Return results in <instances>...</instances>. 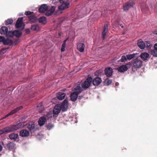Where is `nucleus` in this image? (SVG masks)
Masks as SVG:
<instances>
[{"label":"nucleus","instance_id":"1","mask_svg":"<svg viewBox=\"0 0 157 157\" xmlns=\"http://www.w3.org/2000/svg\"><path fill=\"white\" fill-rule=\"evenodd\" d=\"M20 41L19 39L13 41L10 39L6 38L4 37L0 36V42H2L5 45L12 46L17 44Z\"/></svg>","mask_w":157,"mask_h":157},{"label":"nucleus","instance_id":"2","mask_svg":"<svg viewBox=\"0 0 157 157\" xmlns=\"http://www.w3.org/2000/svg\"><path fill=\"white\" fill-rule=\"evenodd\" d=\"M22 124L21 123H19L16 125H13L10 127H7L3 128V130L6 132H9L17 130L21 127Z\"/></svg>","mask_w":157,"mask_h":157},{"label":"nucleus","instance_id":"3","mask_svg":"<svg viewBox=\"0 0 157 157\" xmlns=\"http://www.w3.org/2000/svg\"><path fill=\"white\" fill-rule=\"evenodd\" d=\"M69 0H59L61 5L59 7V9L60 10H63L68 8L70 6Z\"/></svg>","mask_w":157,"mask_h":157},{"label":"nucleus","instance_id":"4","mask_svg":"<svg viewBox=\"0 0 157 157\" xmlns=\"http://www.w3.org/2000/svg\"><path fill=\"white\" fill-rule=\"evenodd\" d=\"M92 81V78L91 77H88L82 84V87L85 89L88 88L90 86Z\"/></svg>","mask_w":157,"mask_h":157},{"label":"nucleus","instance_id":"5","mask_svg":"<svg viewBox=\"0 0 157 157\" xmlns=\"http://www.w3.org/2000/svg\"><path fill=\"white\" fill-rule=\"evenodd\" d=\"M135 5V2L134 0L131 1H129L123 5V9L124 11H128V9L131 7H133V6Z\"/></svg>","mask_w":157,"mask_h":157},{"label":"nucleus","instance_id":"6","mask_svg":"<svg viewBox=\"0 0 157 157\" xmlns=\"http://www.w3.org/2000/svg\"><path fill=\"white\" fill-rule=\"evenodd\" d=\"M23 17L18 18L16 24V27L18 29L22 30L24 29L25 25L23 23Z\"/></svg>","mask_w":157,"mask_h":157},{"label":"nucleus","instance_id":"7","mask_svg":"<svg viewBox=\"0 0 157 157\" xmlns=\"http://www.w3.org/2000/svg\"><path fill=\"white\" fill-rule=\"evenodd\" d=\"M23 107L22 106H20L19 107H17L16 109L12 110L10 113L6 115L4 117L2 118L1 120H2L6 118L10 115L13 114L14 113L17 112L19 110H21L22 108Z\"/></svg>","mask_w":157,"mask_h":157},{"label":"nucleus","instance_id":"8","mask_svg":"<svg viewBox=\"0 0 157 157\" xmlns=\"http://www.w3.org/2000/svg\"><path fill=\"white\" fill-rule=\"evenodd\" d=\"M142 65V62L140 59L135 60L133 63V67L136 68H139L141 67Z\"/></svg>","mask_w":157,"mask_h":157},{"label":"nucleus","instance_id":"9","mask_svg":"<svg viewBox=\"0 0 157 157\" xmlns=\"http://www.w3.org/2000/svg\"><path fill=\"white\" fill-rule=\"evenodd\" d=\"M61 109L62 111H66L68 107V101L66 99H65L63 102L60 105Z\"/></svg>","mask_w":157,"mask_h":157},{"label":"nucleus","instance_id":"10","mask_svg":"<svg viewBox=\"0 0 157 157\" xmlns=\"http://www.w3.org/2000/svg\"><path fill=\"white\" fill-rule=\"evenodd\" d=\"M140 57L144 61H147L150 58L149 54L146 52L142 53L140 54Z\"/></svg>","mask_w":157,"mask_h":157},{"label":"nucleus","instance_id":"11","mask_svg":"<svg viewBox=\"0 0 157 157\" xmlns=\"http://www.w3.org/2000/svg\"><path fill=\"white\" fill-rule=\"evenodd\" d=\"M27 127L32 132H34L36 130L35 125L34 124V123L33 122H29Z\"/></svg>","mask_w":157,"mask_h":157},{"label":"nucleus","instance_id":"12","mask_svg":"<svg viewBox=\"0 0 157 157\" xmlns=\"http://www.w3.org/2000/svg\"><path fill=\"white\" fill-rule=\"evenodd\" d=\"M85 45L83 43H78L77 44V48L78 50L81 52H83Z\"/></svg>","mask_w":157,"mask_h":157},{"label":"nucleus","instance_id":"13","mask_svg":"<svg viewBox=\"0 0 157 157\" xmlns=\"http://www.w3.org/2000/svg\"><path fill=\"white\" fill-rule=\"evenodd\" d=\"M60 105L57 104L54 107L53 110V113L55 114H58L61 110Z\"/></svg>","mask_w":157,"mask_h":157},{"label":"nucleus","instance_id":"14","mask_svg":"<svg viewBox=\"0 0 157 157\" xmlns=\"http://www.w3.org/2000/svg\"><path fill=\"white\" fill-rule=\"evenodd\" d=\"M92 81L94 85L98 86L101 83L102 80L100 78L96 77L94 78Z\"/></svg>","mask_w":157,"mask_h":157},{"label":"nucleus","instance_id":"15","mask_svg":"<svg viewBox=\"0 0 157 157\" xmlns=\"http://www.w3.org/2000/svg\"><path fill=\"white\" fill-rule=\"evenodd\" d=\"M128 69V67L125 65H121L117 69V70L120 72H124L127 71Z\"/></svg>","mask_w":157,"mask_h":157},{"label":"nucleus","instance_id":"16","mask_svg":"<svg viewBox=\"0 0 157 157\" xmlns=\"http://www.w3.org/2000/svg\"><path fill=\"white\" fill-rule=\"evenodd\" d=\"M48 9V6L46 4L41 5L39 9V10L40 13H44L47 11Z\"/></svg>","mask_w":157,"mask_h":157},{"label":"nucleus","instance_id":"17","mask_svg":"<svg viewBox=\"0 0 157 157\" xmlns=\"http://www.w3.org/2000/svg\"><path fill=\"white\" fill-rule=\"evenodd\" d=\"M29 134V132L26 130H22L20 132V136L22 137H26Z\"/></svg>","mask_w":157,"mask_h":157},{"label":"nucleus","instance_id":"18","mask_svg":"<svg viewBox=\"0 0 157 157\" xmlns=\"http://www.w3.org/2000/svg\"><path fill=\"white\" fill-rule=\"evenodd\" d=\"M46 121V118L44 117H41L39 119L38 121L39 124L40 126L43 125Z\"/></svg>","mask_w":157,"mask_h":157},{"label":"nucleus","instance_id":"19","mask_svg":"<svg viewBox=\"0 0 157 157\" xmlns=\"http://www.w3.org/2000/svg\"><path fill=\"white\" fill-rule=\"evenodd\" d=\"M108 29V25L107 24H105L104 26L103 29V31L102 33L103 39H104L105 38L106 35V33L107 32Z\"/></svg>","mask_w":157,"mask_h":157},{"label":"nucleus","instance_id":"20","mask_svg":"<svg viewBox=\"0 0 157 157\" xmlns=\"http://www.w3.org/2000/svg\"><path fill=\"white\" fill-rule=\"evenodd\" d=\"M105 72L107 76H110L112 75L113 73L112 69L111 67L106 68L105 70Z\"/></svg>","mask_w":157,"mask_h":157},{"label":"nucleus","instance_id":"21","mask_svg":"<svg viewBox=\"0 0 157 157\" xmlns=\"http://www.w3.org/2000/svg\"><path fill=\"white\" fill-rule=\"evenodd\" d=\"M137 45L138 47L142 49H144L146 47L145 43L141 40H139L137 43Z\"/></svg>","mask_w":157,"mask_h":157},{"label":"nucleus","instance_id":"22","mask_svg":"<svg viewBox=\"0 0 157 157\" xmlns=\"http://www.w3.org/2000/svg\"><path fill=\"white\" fill-rule=\"evenodd\" d=\"M55 7L54 6H52L50 9H49L45 13V15L47 16L51 15L55 11Z\"/></svg>","mask_w":157,"mask_h":157},{"label":"nucleus","instance_id":"23","mask_svg":"<svg viewBox=\"0 0 157 157\" xmlns=\"http://www.w3.org/2000/svg\"><path fill=\"white\" fill-rule=\"evenodd\" d=\"M78 95L75 92L72 93L70 95L71 100L73 101H75L77 99Z\"/></svg>","mask_w":157,"mask_h":157},{"label":"nucleus","instance_id":"24","mask_svg":"<svg viewBox=\"0 0 157 157\" xmlns=\"http://www.w3.org/2000/svg\"><path fill=\"white\" fill-rule=\"evenodd\" d=\"M8 30V29L7 27L6 26H3L0 29V33L2 35H6Z\"/></svg>","mask_w":157,"mask_h":157},{"label":"nucleus","instance_id":"25","mask_svg":"<svg viewBox=\"0 0 157 157\" xmlns=\"http://www.w3.org/2000/svg\"><path fill=\"white\" fill-rule=\"evenodd\" d=\"M73 91H74V92L78 95L82 91V89L80 86H78L73 90Z\"/></svg>","mask_w":157,"mask_h":157},{"label":"nucleus","instance_id":"26","mask_svg":"<svg viewBox=\"0 0 157 157\" xmlns=\"http://www.w3.org/2000/svg\"><path fill=\"white\" fill-rule=\"evenodd\" d=\"M15 144L13 142H10L7 144V148L9 150L13 149L15 147Z\"/></svg>","mask_w":157,"mask_h":157},{"label":"nucleus","instance_id":"27","mask_svg":"<svg viewBox=\"0 0 157 157\" xmlns=\"http://www.w3.org/2000/svg\"><path fill=\"white\" fill-rule=\"evenodd\" d=\"M66 96V94L64 93L59 92L57 94V97L59 100L63 99Z\"/></svg>","mask_w":157,"mask_h":157},{"label":"nucleus","instance_id":"28","mask_svg":"<svg viewBox=\"0 0 157 157\" xmlns=\"http://www.w3.org/2000/svg\"><path fill=\"white\" fill-rule=\"evenodd\" d=\"M18 135L17 134L11 133L9 135V137L11 140H15L18 138Z\"/></svg>","mask_w":157,"mask_h":157},{"label":"nucleus","instance_id":"29","mask_svg":"<svg viewBox=\"0 0 157 157\" xmlns=\"http://www.w3.org/2000/svg\"><path fill=\"white\" fill-rule=\"evenodd\" d=\"M40 29L39 25L37 24H35L32 25L31 27V29L33 30L38 31Z\"/></svg>","mask_w":157,"mask_h":157},{"label":"nucleus","instance_id":"30","mask_svg":"<svg viewBox=\"0 0 157 157\" xmlns=\"http://www.w3.org/2000/svg\"><path fill=\"white\" fill-rule=\"evenodd\" d=\"M38 21L40 23L44 24L47 22L46 18L44 17H42L38 19Z\"/></svg>","mask_w":157,"mask_h":157},{"label":"nucleus","instance_id":"31","mask_svg":"<svg viewBox=\"0 0 157 157\" xmlns=\"http://www.w3.org/2000/svg\"><path fill=\"white\" fill-rule=\"evenodd\" d=\"M67 40V39L65 40L63 42L61 49V50L62 52H63L65 51V48L66 46V42Z\"/></svg>","mask_w":157,"mask_h":157},{"label":"nucleus","instance_id":"32","mask_svg":"<svg viewBox=\"0 0 157 157\" xmlns=\"http://www.w3.org/2000/svg\"><path fill=\"white\" fill-rule=\"evenodd\" d=\"M13 33L14 36L17 37H19L22 35L21 33L19 31L15 30L13 31Z\"/></svg>","mask_w":157,"mask_h":157},{"label":"nucleus","instance_id":"33","mask_svg":"<svg viewBox=\"0 0 157 157\" xmlns=\"http://www.w3.org/2000/svg\"><path fill=\"white\" fill-rule=\"evenodd\" d=\"M37 109L40 110V112H42L43 111L44 106L42 103H39L37 106Z\"/></svg>","mask_w":157,"mask_h":157},{"label":"nucleus","instance_id":"34","mask_svg":"<svg viewBox=\"0 0 157 157\" xmlns=\"http://www.w3.org/2000/svg\"><path fill=\"white\" fill-rule=\"evenodd\" d=\"M6 36L9 37H12L14 36L13 31H7Z\"/></svg>","mask_w":157,"mask_h":157},{"label":"nucleus","instance_id":"35","mask_svg":"<svg viewBox=\"0 0 157 157\" xmlns=\"http://www.w3.org/2000/svg\"><path fill=\"white\" fill-rule=\"evenodd\" d=\"M151 53L153 56L155 57H157V50L154 49L151 51Z\"/></svg>","mask_w":157,"mask_h":157},{"label":"nucleus","instance_id":"36","mask_svg":"<svg viewBox=\"0 0 157 157\" xmlns=\"http://www.w3.org/2000/svg\"><path fill=\"white\" fill-rule=\"evenodd\" d=\"M54 127V124L51 123H48L46 125V127L49 130L51 129Z\"/></svg>","mask_w":157,"mask_h":157},{"label":"nucleus","instance_id":"37","mask_svg":"<svg viewBox=\"0 0 157 157\" xmlns=\"http://www.w3.org/2000/svg\"><path fill=\"white\" fill-rule=\"evenodd\" d=\"M13 19H10L6 20L5 21V24L6 25H8L9 24H11L13 23Z\"/></svg>","mask_w":157,"mask_h":157},{"label":"nucleus","instance_id":"38","mask_svg":"<svg viewBox=\"0 0 157 157\" xmlns=\"http://www.w3.org/2000/svg\"><path fill=\"white\" fill-rule=\"evenodd\" d=\"M112 80L110 79H106L105 82V85L108 86L112 82Z\"/></svg>","mask_w":157,"mask_h":157},{"label":"nucleus","instance_id":"39","mask_svg":"<svg viewBox=\"0 0 157 157\" xmlns=\"http://www.w3.org/2000/svg\"><path fill=\"white\" fill-rule=\"evenodd\" d=\"M127 59L129 60L134 58L135 56V54L128 55L126 56Z\"/></svg>","mask_w":157,"mask_h":157},{"label":"nucleus","instance_id":"40","mask_svg":"<svg viewBox=\"0 0 157 157\" xmlns=\"http://www.w3.org/2000/svg\"><path fill=\"white\" fill-rule=\"evenodd\" d=\"M127 59V56H122L120 60L121 62H123L126 61Z\"/></svg>","mask_w":157,"mask_h":157},{"label":"nucleus","instance_id":"41","mask_svg":"<svg viewBox=\"0 0 157 157\" xmlns=\"http://www.w3.org/2000/svg\"><path fill=\"white\" fill-rule=\"evenodd\" d=\"M145 44L146 47L147 48H150L152 46V45L150 43V42L148 41H146Z\"/></svg>","mask_w":157,"mask_h":157},{"label":"nucleus","instance_id":"42","mask_svg":"<svg viewBox=\"0 0 157 157\" xmlns=\"http://www.w3.org/2000/svg\"><path fill=\"white\" fill-rule=\"evenodd\" d=\"M29 19L31 21H36V18L34 16H31L29 17Z\"/></svg>","mask_w":157,"mask_h":157},{"label":"nucleus","instance_id":"43","mask_svg":"<svg viewBox=\"0 0 157 157\" xmlns=\"http://www.w3.org/2000/svg\"><path fill=\"white\" fill-rule=\"evenodd\" d=\"M33 13V12H30V11H26L25 12V14L26 15H29L32 14Z\"/></svg>","mask_w":157,"mask_h":157},{"label":"nucleus","instance_id":"44","mask_svg":"<svg viewBox=\"0 0 157 157\" xmlns=\"http://www.w3.org/2000/svg\"><path fill=\"white\" fill-rule=\"evenodd\" d=\"M148 10V9L147 7L146 6V8H144V7H142V11H144V10Z\"/></svg>","mask_w":157,"mask_h":157},{"label":"nucleus","instance_id":"45","mask_svg":"<svg viewBox=\"0 0 157 157\" xmlns=\"http://www.w3.org/2000/svg\"><path fill=\"white\" fill-rule=\"evenodd\" d=\"M25 32L27 34H29L30 32V29H25Z\"/></svg>","mask_w":157,"mask_h":157},{"label":"nucleus","instance_id":"46","mask_svg":"<svg viewBox=\"0 0 157 157\" xmlns=\"http://www.w3.org/2000/svg\"><path fill=\"white\" fill-rule=\"evenodd\" d=\"M6 132H4L3 130V128L2 130H0V134H2L4 133H5Z\"/></svg>","mask_w":157,"mask_h":157},{"label":"nucleus","instance_id":"47","mask_svg":"<svg viewBox=\"0 0 157 157\" xmlns=\"http://www.w3.org/2000/svg\"><path fill=\"white\" fill-rule=\"evenodd\" d=\"M154 48L157 50V43L155 44L154 46Z\"/></svg>","mask_w":157,"mask_h":157},{"label":"nucleus","instance_id":"48","mask_svg":"<svg viewBox=\"0 0 157 157\" xmlns=\"http://www.w3.org/2000/svg\"><path fill=\"white\" fill-rule=\"evenodd\" d=\"M153 33L155 34H156V35H157V30L155 31L154 32H153Z\"/></svg>","mask_w":157,"mask_h":157},{"label":"nucleus","instance_id":"49","mask_svg":"<svg viewBox=\"0 0 157 157\" xmlns=\"http://www.w3.org/2000/svg\"><path fill=\"white\" fill-rule=\"evenodd\" d=\"M119 83L118 82H117L115 83V86H117L119 85Z\"/></svg>","mask_w":157,"mask_h":157},{"label":"nucleus","instance_id":"50","mask_svg":"<svg viewBox=\"0 0 157 157\" xmlns=\"http://www.w3.org/2000/svg\"><path fill=\"white\" fill-rule=\"evenodd\" d=\"M2 146L0 145V151H1L2 150Z\"/></svg>","mask_w":157,"mask_h":157},{"label":"nucleus","instance_id":"51","mask_svg":"<svg viewBox=\"0 0 157 157\" xmlns=\"http://www.w3.org/2000/svg\"><path fill=\"white\" fill-rule=\"evenodd\" d=\"M23 15V13H20V14H19V16H21V15Z\"/></svg>","mask_w":157,"mask_h":157},{"label":"nucleus","instance_id":"52","mask_svg":"<svg viewBox=\"0 0 157 157\" xmlns=\"http://www.w3.org/2000/svg\"><path fill=\"white\" fill-rule=\"evenodd\" d=\"M120 26H121V27L122 28H123V25H121Z\"/></svg>","mask_w":157,"mask_h":157}]
</instances>
